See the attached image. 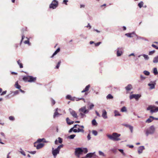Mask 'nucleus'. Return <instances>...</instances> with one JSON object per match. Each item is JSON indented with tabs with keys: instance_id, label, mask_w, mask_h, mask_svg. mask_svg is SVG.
Segmentation results:
<instances>
[{
	"instance_id": "1",
	"label": "nucleus",
	"mask_w": 158,
	"mask_h": 158,
	"mask_svg": "<svg viewBox=\"0 0 158 158\" xmlns=\"http://www.w3.org/2000/svg\"><path fill=\"white\" fill-rule=\"evenodd\" d=\"M107 136L110 139L114 141H118L120 140V139L119 138L120 136V134L114 132L111 135H107Z\"/></svg>"
},
{
	"instance_id": "2",
	"label": "nucleus",
	"mask_w": 158,
	"mask_h": 158,
	"mask_svg": "<svg viewBox=\"0 0 158 158\" xmlns=\"http://www.w3.org/2000/svg\"><path fill=\"white\" fill-rule=\"evenodd\" d=\"M79 111L80 112L81 118H83L84 117H86V115L84 114L87 113L89 112L88 110L86 109V107L85 106L80 108Z\"/></svg>"
},
{
	"instance_id": "3",
	"label": "nucleus",
	"mask_w": 158,
	"mask_h": 158,
	"mask_svg": "<svg viewBox=\"0 0 158 158\" xmlns=\"http://www.w3.org/2000/svg\"><path fill=\"white\" fill-rule=\"evenodd\" d=\"M147 110H150V112L152 114L158 111V107H156L154 105H150L147 107Z\"/></svg>"
},
{
	"instance_id": "4",
	"label": "nucleus",
	"mask_w": 158,
	"mask_h": 158,
	"mask_svg": "<svg viewBox=\"0 0 158 158\" xmlns=\"http://www.w3.org/2000/svg\"><path fill=\"white\" fill-rule=\"evenodd\" d=\"M66 98L68 100H69L72 101H74L76 100L77 101H79L80 100H83L85 102V99L83 98H76L75 97H72L70 95H68L66 97Z\"/></svg>"
},
{
	"instance_id": "5",
	"label": "nucleus",
	"mask_w": 158,
	"mask_h": 158,
	"mask_svg": "<svg viewBox=\"0 0 158 158\" xmlns=\"http://www.w3.org/2000/svg\"><path fill=\"white\" fill-rule=\"evenodd\" d=\"M58 5V2L56 0H53L49 5V8L52 9H55Z\"/></svg>"
},
{
	"instance_id": "6",
	"label": "nucleus",
	"mask_w": 158,
	"mask_h": 158,
	"mask_svg": "<svg viewBox=\"0 0 158 158\" xmlns=\"http://www.w3.org/2000/svg\"><path fill=\"white\" fill-rule=\"evenodd\" d=\"M155 131V128L153 126L150 127L149 129L147 130L146 133V135L147 136L149 134H152L154 133Z\"/></svg>"
},
{
	"instance_id": "7",
	"label": "nucleus",
	"mask_w": 158,
	"mask_h": 158,
	"mask_svg": "<svg viewBox=\"0 0 158 158\" xmlns=\"http://www.w3.org/2000/svg\"><path fill=\"white\" fill-rule=\"evenodd\" d=\"M83 152V150L81 148H76L75 149V154L78 157H79V155L82 154Z\"/></svg>"
},
{
	"instance_id": "8",
	"label": "nucleus",
	"mask_w": 158,
	"mask_h": 158,
	"mask_svg": "<svg viewBox=\"0 0 158 158\" xmlns=\"http://www.w3.org/2000/svg\"><path fill=\"white\" fill-rule=\"evenodd\" d=\"M44 146V144L43 143H38L37 142L34 143V146L37 149H39L42 148Z\"/></svg>"
},
{
	"instance_id": "9",
	"label": "nucleus",
	"mask_w": 158,
	"mask_h": 158,
	"mask_svg": "<svg viewBox=\"0 0 158 158\" xmlns=\"http://www.w3.org/2000/svg\"><path fill=\"white\" fill-rule=\"evenodd\" d=\"M141 95L138 94H132L130 96V99H131L132 98H134L136 100H137L141 97Z\"/></svg>"
},
{
	"instance_id": "10",
	"label": "nucleus",
	"mask_w": 158,
	"mask_h": 158,
	"mask_svg": "<svg viewBox=\"0 0 158 158\" xmlns=\"http://www.w3.org/2000/svg\"><path fill=\"white\" fill-rule=\"evenodd\" d=\"M90 85H87L85 88L82 91H81L82 93H84L85 92V95H87L88 94V93H86V92L88 91L90 88Z\"/></svg>"
},
{
	"instance_id": "11",
	"label": "nucleus",
	"mask_w": 158,
	"mask_h": 158,
	"mask_svg": "<svg viewBox=\"0 0 158 158\" xmlns=\"http://www.w3.org/2000/svg\"><path fill=\"white\" fill-rule=\"evenodd\" d=\"M59 153V151L57 150L56 149H54L53 148H52V154L54 156V157L55 158L57 154Z\"/></svg>"
},
{
	"instance_id": "12",
	"label": "nucleus",
	"mask_w": 158,
	"mask_h": 158,
	"mask_svg": "<svg viewBox=\"0 0 158 158\" xmlns=\"http://www.w3.org/2000/svg\"><path fill=\"white\" fill-rule=\"evenodd\" d=\"M36 80V77H34L32 76H29V77L28 81V82H35Z\"/></svg>"
},
{
	"instance_id": "13",
	"label": "nucleus",
	"mask_w": 158,
	"mask_h": 158,
	"mask_svg": "<svg viewBox=\"0 0 158 158\" xmlns=\"http://www.w3.org/2000/svg\"><path fill=\"white\" fill-rule=\"evenodd\" d=\"M70 114L72 116L75 118H77L78 116L76 112L74 110H72L70 111Z\"/></svg>"
},
{
	"instance_id": "14",
	"label": "nucleus",
	"mask_w": 158,
	"mask_h": 158,
	"mask_svg": "<svg viewBox=\"0 0 158 158\" xmlns=\"http://www.w3.org/2000/svg\"><path fill=\"white\" fill-rule=\"evenodd\" d=\"M144 149V147L143 146L139 147L138 148V152L140 154L143 151Z\"/></svg>"
},
{
	"instance_id": "15",
	"label": "nucleus",
	"mask_w": 158,
	"mask_h": 158,
	"mask_svg": "<svg viewBox=\"0 0 158 158\" xmlns=\"http://www.w3.org/2000/svg\"><path fill=\"white\" fill-rule=\"evenodd\" d=\"M125 88L127 91H129L132 88V85L131 84L128 85Z\"/></svg>"
},
{
	"instance_id": "16",
	"label": "nucleus",
	"mask_w": 158,
	"mask_h": 158,
	"mask_svg": "<svg viewBox=\"0 0 158 158\" xmlns=\"http://www.w3.org/2000/svg\"><path fill=\"white\" fill-rule=\"evenodd\" d=\"M102 117L104 118H107V113L106 111V110H103L102 111Z\"/></svg>"
},
{
	"instance_id": "17",
	"label": "nucleus",
	"mask_w": 158,
	"mask_h": 158,
	"mask_svg": "<svg viewBox=\"0 0 158 158\" xmlns=\"http://www.w3.org/2000/svg\"><path fill=\"white\" fill-rule=\"evenodd\" d=\"M153 117L152 116H150L149 118L146 121V123H149L152 121L153 120Z\"/></svg>"
},
{
	"instance_id": "18",
	"label": "nucleus",
	"mask_w": 158,
	"mask_h": 158,
	"mask_svg": "<svg viewBox=\"0 0 158 158\" xmlns=\"http://www.w3.org/2000/svg\"><path fill=\"white\" fill-rule=\"evenodd\" d=\"M29 76H24L23 78V80L25 82H28Z\"/></svg>"
},
{
	"instance_id": "19",
	"label": "nucleus",
	"mask_w": 158,
	"mask_h": 158,
	"mask_svg": "<svg viewBox=\"0 0 158 158\" xmlns=\"http://www.w3.org/2000/svg\"><path fill=\"white\" fill-rule=\"evenodd\" d=\"M66 121L67 124L69 125L73 124V123H74V121H72L70 122V119L68 117L66 118Z\"/></svg>"
},
{
	"instance_id": "20",
	"label": "nucleus",
	"mask_w": 158,
	"mask_h": 158,
	"mask_svg": "<svg viewBox=\"0 0 158 158\" xmlns=\"http://www.w3.org/2000/svg\"><path fill=\"white\" fill-rule=\"evenodd\" d=\"M42 142H43L44 143H47V141L45 140V139L44 138H43L42 139H38L36 142H37V143H40Z\"/></svg>"
},
{
	"instance_id": "21",
	"label": "nucleus",
	"mask_w": 158,
	"mask_h": 158,
	"mask_svg": "<svg viewBox=\"0 0 158 158\" xmlns=\"http://www.w3.org/2000/svg\"><path fill=\"white\" fill-rule=\"evenodd\" d=\"M124 125L127 127H128L130 130L131 132H132V131H133V127H132V126L130 125H129L128 124H124Z\"/></svg>"
},
{
	"instance_id": "22",
	"label": "nucleus",
	"mask_w": 158,
	"mask_h": 158,
	"mask_svg": "<svg viewBox=\"0 0 158 158\" xmlns=\"http://www.w3.org/2000/svg\"><path fill=\"white\" fill-rule=\"evenodd\" d=\"M125 35L128 37H133L135 35V33L132 32L131 33H127L125 34Z\"/></svg>"
},
{
	"instance_id": "23",
	"label": "nucleus",
	"mask_w": 158,
	"mask_h": 158,
	"mask_svg": "<svg viewBox=\"0 0 158 158\" xmlns=\"http://www.w3.org/2000/svg\"><path fill=\"white\" fill-rule=\"evenodd\" d=\"M60 50V49L59 48H58L57 50L55 52L52 56L51 57V58H53V56L56 55L58 52H59Z\"/></svg>"
},
{
	"instance_id": "24",
	"label": "nucleus",
	"mask_w": 158,
	"mask_h": 158,
	"mask_svg": "<svg viewBox=\"0 0 158 158\" xmlns=\"http://www.w3.org/2000/svg\"><path fill=\"white\" fill-rule=\"evenodd\" d=\"M57 110H58V108H57L56 109L55 112L54 113V114L53 115L54 118H55L56 117H58V115H59V114L57 111Z\"/></svg>"
},
{
	"instance_id": "25",
	"label": "nucleus",
	"mask_w": 158,
	"mask_h": 158,
	"mask_svg": "<svg viewBox=\"0 0 158 158\" xmlns=\"http://www.w3.org/2000/svg\"><path fill=\"white\" fill-rule=\"evenodd\" d=\"M17 62L20 68H22L23 67V64L21 63V61L19 59L17 61Z\"/></svg>"
},
{
	"instance_id": "26",
	"label": "nucleus",
	"mask_w": 158,
	"mask_h": 158,
	"mask_svg": "<svg viewBox=\"0 0 158 158\" xmlns=\"http://www.w3.org/2000/svg\"><path fill=\"white\" fill-rule=\"evenodd\" d=\"M15 87L17 89H19L21 88V86L19 84L18 82L17 81L15 84Z\"/></svg>"
},
{
	"instance_id": "27",
	"label": "nucleus",
	"mask_w": 158,
	"mask_h": 158,
	"mask_svg": "<svg viewBox=\"0 0 158 158\" xmlns=\"http://www.w3.org/2000/svg\"><path fill=\"white\" fill-rule=\"evenodd\" d=\"M148 85L150 87V89H152L155 88V84H148Z\"/></svg>"
},
{
	"instance_id": "28",
	"label": "nucleus",
	"mask_w": 158,
	"mask_h": 158,
	"mask_svg": "<svg viewBox=\"0 0 158 158\" xmlns=\"http://www.w3.org/2000/svg\"><path fill=\"white\" fill-rule=\"evenodd\" d=\"M122 53V52L121 51H120L119 50H118L117 52V56H121Z\"/></svg>"
},
{
	"instance_id": "29",
	"label": "nucleus",
	"mask_w": 158,
	"mask_h": 158,
	"mask_svg": "<svg viewBox=\"0 0 158 158\" xmlns=\"http://www.w3.org/2000/svg\"><path fill=\"white\" fill-rule=\"evenodd\" d=\"M153 62L154 63H157L158 62V57H155L153 59Z\"/></svg>"
},
{
	"instance_id": "30",
	"label": "nucleus",
	"mask_w": 158,
	"mask_h": 158,
	"mask_svg": "<svg viewBox=\"0 0 158 158\" xmlns=\"http://www.w3.org/2000/svg\"><path fill=\"white\" fill-rule=\"evenodd\" d=\"M93 155V153H89L86 155V157H91Z\"/></svg>"
},
{
	"instance_id": "31",
	"label": "nucleus",
	"mask_w": 158,
	"mask_h": 158,
	"mask_svg": "<svg viewBox=\"0 0 158 158\" xmlns=\"http://www.w3.org/2000/svg\"><path fill=\"white\" fill-rule=\"evenodd\" d=\"M113 98V96L110 94H108L106 97V98L107 99H111Z\"/></svg>"
},
{
	"instance_id": "32",
	"label": "nucleus",
	"mask_w": 158,
	"mask_h": 158,
	"mask_svg": "<svg viewBox=\"0 0 158 158\" xmlns=\"http://www.w3.org/2000/svg\"><path fill=\"white\" fill-rule=\"evenodd\" d=\"M153 73L155 75H156L158 74V73L156 68H154Z\"/></svg>"
},
{
	"instance_id": "33",
	"label": "nucleus",
	"mask_w": 158,
	"mask_h": 158,
	"mask_svg": "<svg viewBox=\"0 0 158 158\" xmlns=\"http://www.w3.org/2000/svg\"><path fill=\"white\" fill-rule=\"evenodd\" d=\"M92 124L93 125H97V123L95 119H93L92 122Z\"/></svg>"
},
{
	"instance_id": "34",
	"label": "nucleus",
	"mask_w": 158,
	"mask_h": 158,
	"mask_svg": "<svg viewBox=\"0 0 158 158\" xmlns=\"http://www.w3.org/2000/svg\"><path fill=\"white\" fill-rule=\"evenodd\" d=\"M143 2L141 1L139 3L138 6L140 8H141L143 6Z\"/></svg>"
},
{
	"instance_id": "35",
	"label": "nucleus",
	"mask_w": 158,
	"mask_h": 158,
	"mask_svg": "<svg viewBox=\"0 0 158 158\" xmlns=\"http://www.w3.org/2000/svg\"><path fill=\"white\" fill-rule=\"evenodd\" d=\"M127 110L125 106H123L121 109V111L122 112H126Z\"/></svg>"
},
{
	"instance_id": "36",
	"label": "nucleus",
	"mask_w": 158,
	"mask_h": 158,
	"mask_svg": "<svg viewBox=\"0 0 158 158\" xmlns=\"http://www.w3.org/2000/svg\"><path fill=\"white\" fill-rule=\"evenodd\" d=\"M83 128L82 129H80L79 128H78L77 129V131L78 132H84V130L83 129Z\"/></svg>"
},
{
	"instance_id": "37",
	"label": "nucleus",
	"mask_w": 158,
	"mask_h": 158,
	"mask_svg": "<svg viewBox=\"0 0 158 158\" xmlns=\"http://www.w3.org/2000/svg\"><path fill=\"white\" fill-rule=\"evenodd\" d=\"M61 62V61L60 60L58 62V64H57V65L56 67V68L57 69L59 68L60 67V64Z\"/></svg>"
},
{
	"instance_id": "38",
	"label": "nucleus",
	"mask_w": 158,
	"mask_h": 158,
	"mask_svg": "<svg viewBox=\"0 0 158 158\" xmlns=\"http://www.w3.org/2000/svg\"><path fill=\"white\" fill-rule=\"evenodd\" d=\"M115 116H120V114H119V112L116 110L114 111Z\"/></svg>"
},
{
	"instance_id": "39",
	"label": "nucleus",
	"mask_w": 158,
	"mask_h": 158,
	"mask_svg": "<svg viewBox=\"0 0 158 158\" xmlns=\"http://www.w3.org/2000/svg\"><path fill=\"white\" fill-rule=\"evenodd\" d=\"M143 73L145 75L147 76L149 75L150 74V73L149 72L146 70L144 71Z\"/></svg>"
},
{
	"instance_id": "40",
	"label": "nucleus",
	"mask_w": 158,
	"mask_h": 158,
	"mask_svg": "<svg viewBox=\"0 0 158 158\" xmlns=\"http://www.w3.org/2000/svg\"><path fill=\"white\" fill-rule=\"evenodd\" d=\"M77 126H79L80 127H81L82 128H84V127L83 126H80L79 125L76 124L74 125V127H73L74 128H77Z\"/></svg>"
},
{
	"instance_id": "41",
	"label": "nucleus",
	"mask_w": 158,
	"mask_h": 158,
	"mask_svg": "<svg viewBox=\"0 0 158 158\" xmlns=\"http://www.w3.org/2000/svg\"><path fill=\"white\" fill-rule=\"evenodd\" d=\"M143 56L144 58L145 59H146V60H148L149 58V57L148 56V55H147L144 54L143 55Z\"/></svg>"
},
{
	"instance_id": "42",
	"label": "nucleus",
	"mask_w": 158,
	"mask_h": 158,
	"mask_svg": "<svg viewBox=\"0 0 158 158\" xmlns=\"http://www.w3.org/2000/svg\"><path fill=\"white\" fill-rule=\"evenodd\" d=\"M155 52V50H153L152 51H150L149 52L148 54L149 55H152L153 54H154Z\"/></svg>"
},
{
	"instance_id": "43",
	"label": "nucleus",
	"mask_w": 158,
	"mask_h": 158,
	"mask_svg": "<svg viewBox=\"0 0 158 158\" xmlns=\"http://www.w3.org/2000/svg\"><path fill=\"white\" fill-rule=\"evenodd\" d=\"M118 150L119 152H121V153L123 154V155H124V156L125 155V154L124 153L123 150L121 149H118Z\"/></svg>"
},
{
	"instance_id": "44",
	"label": "nucleus",
	"mask_w": 158,
	"mask_h": 158,
	"mask_svg": "<svg viewBox=\"0 0 158 158\" xmlns=\"http://www.w3.org/2000/svg\"><path fill=\"white\" fill-rule=\"evenodd\" d=\"M92 133H93V134L95 135H97V134H98V132H97V131H95V130H93L92 131Z\"/></svg>"
},
{
	"instance_id": "45",
	"label": "nucleus",
	"mask_w": 158,
	"mask_h": 158,
	"mask_svg": "<svg viewBox=\"0 0 158 158\" xmlns=\"http://www.w3.org/2000/svg\"><path fill=\"white\" fill-rule=\"evenodd\" d=\"M75 135H71L69 136V138L71 139H73L74 138V137L75 136Z\"/></svg>"
},
{
	"instance_id": "46",
	"label": "nucleus",
	"mask_w": 158,
	"mask_h": 158,
	"mask_svg": "<svg viewBox=\"0 0 158 158\" xmlns=\"http://www.w3.org/2000/svg\"><path fill=\"white\" fill-rule=\"evenodd\" d=\"M9 119L10 120L13 121L15 120L14 117L13 116H10L9 117Z\"/></svg>"
},
{
	"instance_id": "47",
	"label": "nucleus",
	"mask_w": 158,
	"mask_h": 158,
	"mask_svg": "<svg viewBox=\"0 0 158 158\" xmlns=\"http://www.w3.org/2000/svg\"><path fill=\"white\" fill-rule=\"evenodd\" d=\"M99 153L100 155L102 156H105L104 153L101 151H99Z\"/></svg>"
},
{
	"instance_id": "48",
	"label": "nucleus",
	"mask_w": 158,
	"mask_h": 158,
	"mask_svg": "<svg viewBox=\"0 0 158 158\" xmlns=\"http://www.w3.org/2000/svg\"><path fill=\"white\" fill-rule=\"evenodd\" d=\"M24 43L25 44H29V45H30V43L29 42V41L28 40H25L24 42Z\"/></svg>"
},
{
	"instance_id": "49",
	"label": "nucleus",
	"mask_w": 158,
	"mask_h": 158,
	"mask_svg": "<svg viewBox=\"0 0 158 158\" xmlns=\"http://www.w3.org/2000/svg\"><path fill=\"white\" fill-rule=\"evenodd\" d=\"M58 142L59 143H61L62 142V140L61 138L60 137H59L58 138Z\"/></svg>"
},
{
	"instance_id": "50",
	"label": "nucleus",
	"mask_w": 158,
	"mask_h": 158,
	"mask_svg": "<svg viewBox=\"0 0 158 158\" xmlns=\"http://www.w3.org/2000/svg\"><path fill=\"white\" fill-rule=\"evenodd\" d=\"M152 46L154 48H156V49H158V47H157L154 44H152Z\"/></svg>"
},
{
	"instance_id": "51",
	"label": "nucleus",
	"mask_w": 158,
	"mask_h": 158,
	"mask_svg": "<svg viewBox=\"0 0 158 158\" xmlns=\"http://www.w3.org/2000/svg\"><path fill=\"white\" fill-rule=\"evenodd\" d=\"M6 92H7L6 90L4 91L1 93V96H2V95H3L4 94H6Z\"/></svg>"
},
{
	"instance_id": "52",
	"label": "nucleus",
	"mask_w": 158,
	"mask_h": 158,
	"mask_svg": "<svg viewBox=\"0 0 158 158\" xmlns=\"http://www.w3.org/2000/svg\"><path fill=\"white\" fill-rule=\"evenodd\" d=\"M83 150V152H84V153H87V152H88V150H87V149L86 148H84Z\"/></svg>"
},
{
	"instance_id": "53",
	"label": "nucleus",
	"mask_w": 158,
	"mask_h": 158,
	"mask_svg": "<svg viewBox=\"0 0 158 158\" xmlns=\"http://www.w3.org/2000/svg\"><path fill=\"white\" fill-rule=\"evenodd\" d=\"M101 43V42H98L97 43H95V45L96 46H99Z\"/></svg>"
},
{
	"instance_id": "54",
	"label": "nucleus",
	"mask_w": 158,
	"mask_h": 158,
	"mask_svg": "<svg viewBox=\"0 0 158 158\" xmlns=\"http://www.w3.org/2000/svg\"><path fill=\"white\" fill-rule=\"evenodd\" d=\"M94 105L93 104H92L89 106V108L91 109H92L94 106Z\"/></svg>"
},
{
	"instance_id": "55",
	"label": "nucleus",
	"mask_w": 158,
	"mask_h": 158,
	"mask_svg": "<svg viewBox=\"0 0 158 158\" xmlns=\"http://www.w3.org/2000/svg\"><path fill=\"white\" fill-rule=\"evenodd\" d=\"M87 139L88 140H90L91 139L90 134H88L87 136Z\"/></svg>"
},
{
	"instance_id": "56",
	"label": "nucleus",
	"mask_w": 158,
	"mask_h": 158,
	"mask_svg": "<svg viewBox=\"0 0 158 158\" xmlns=\"http://www.w3.org/2000/svg\"><path fill=\"white\" fill-rule=\"evenodd\" d=\"M140 77L141 80H144L145 79V77L142 75H140Z\"/></svg>"
},
{
	"instance_id": "57",
	"label": "nucleus",
	"mask_w": 158,
	"mask_h": 158,
	"mask_svg": "<svg viewBox=\"0 0 158 158\" xmlns=\"http://www.w3.org/2000/svg\"><path fill=\"white\" fill-rule=\"evenodd\" d=\"M36 152V151H31L30 152V153L31 154H35Z\"/></svg>"
},
{
	"instance_id": "58",
	"label": "nucleus",
	"mask_w": 158,
	"mask_h": 158,
	"mask_svg": "<svg viewBox=\"0 0 158 158\" xmlns=\"http://www.w3.org/2000/svg\"><path fill=\"white\" fill-rule=\"evenodd\" d=\"M51 102L52 105H54L55 103V101L53 99L52 100Z\"/></svg>"
},
{
	"instance_id": "59",
	"label": "nucleus",
	"mask_w": 158,
	"mask_h": 158,
	"mask_svg": "<svg viewBox=\"0 0 158 158\" xmlns=\"http://www.w3.org/2000/svg\"><path fill=\"white\" fill-rule=\"evenodd\" d=\"M24 35H23L22 36V39H21V42H20V44H21V43H22V41H23V39H24Z\"/></svg>"
},
{
	"instance_id": "60",
	"label": "nucleus",
	"mask_w": 158,
	"mask_h": 158,
	"mask_svg": "<svg viewBox=\"0 0 158 158\" xmlns=\"http://www.w3.org/2000/svg\"><path fill=\"white\" fill-rule=\"evenodd\" d=\"M68 2V1L67 0H64L63 2L64 3L66 4V5H67V2Z\"/></svg>"
},
{
	"instance_id": "61",
	"label": "nucleus",
	"mask_w": 158,
	"mask_h": 158,
	"mask_svg": "<svg viewBox=\"0 0 158 158\" xmlns=\"http://www.w3.org/2000/svg\"><path fill=\"white\" fill-rule=\"evenodd\" d=\"M95 113H96V114L99 117H100V114H99V113L97 111H95Z\"/></svg>"
},
{
	"instance_id": "62",
	"label": "nucleus",
	"mask_w": 158,
	"mask_h": 158,
	"mask_svg": "<svg viewBox=\"0 0 158 158\" xmlns=\"http://www.w3.org/2000/svg\"><path fill=\"white\" fill-rule=\"evenodd\" d=\"M73 128H74V127L71 128L69 130V133L71 132L72 131H73Z\"/></svg>"
},
{
	"instance_id": "63",
	"label": "nucleus",
	"mask_w": 158,
	"mask_h": 158,
	"mask_svg": "<svg viewBox=\"0 0 158 158\" xmlns=\"http://www.w3.org/2000/svg\"><path fill=\"white\" fill-rule=\"evenodd\" d=\"M19 91L18 90H16V91H15L14 93L15 94H19Z\"/></svg>"
},
{
	"instance_id": "64",
	"label": "nucleus",
	"mask_w": 158,
	"mask_h": 158,
	"mask_svg": "<svg viewBox=\"0 0 158 158\" xmlns=\"http://www.w3.org/2000/svg\"><path fill=\"white\" fill-rule=\"evenodd\" d=\"M73 132H77V129H73Z\"/></svg>"
}]
</instances>
